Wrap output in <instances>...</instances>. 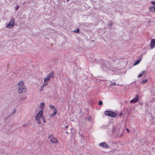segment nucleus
Here are the masks:
<instances>
[{
    "label": "nucleus",
    "instance_id": "1",
    "mask_svg": "<svg viewBox=\"0 0 155 155\" xmlns=\"http://www.w3.org/2000/svg\"><path fill=\"white\" fill-rule=\"evenodd\" d=\"M18 92L19 94L25 93L27 90V87L25 84V82L22 81H18L16 84Z\"/></svg>",
    "mask_w": 155,
    "mask_h": 155
},
{
    "label": "nucleus",
    "instance_id": "2",
    "mask_svg": "<svg viewBox=\"0 0 155 155\" xmlns=\"http://www.w3.org/2000/svg\"><path fill=\"white\" fill-rule=\"evenodd\" d=\"M43 112V110H40L35 116V120L38 124H40L41 123L40 119L42 117Z\"/></svg>",
    "mask_w": 155,
    "mask_h": 155
},
{
    "label": "nucleus",
    "instance_id": "3",
    "mask_svg": "<svg viewBox=\"0 0 155 155\" xmlns=\"http://www.w3.org/2000/svg\"><path fill=\"white\" fill-rule=\"evenodd\" d=\"M105 114L110 117H115L117 116V114L115 112L111 111H107L104 112Z\"/></svg>",
    "mask_w": 155,
    "mask_h": 155
},
{
    "label": "nucleus",
    "instance_id": "4",
    "mask_svg": "<svg viewBox=\"0 0 155 155\" xmlns=\"http://www.w3.org/2000/svg\"><path fill=\"white\" fill-rule=\"evenodd\" d=\"M15 23V20L14 19H12L9 23L7 24L6 27L8 28H12L14 25Z\"/></svg>",
    "mask_w": 155,
    "mask_h": 155
},
{
    "label": "nucleus",
    "instance_id": "5",
    "mask_svg": "<svg viewBox=\"0 0 155 155\" xmlns=\"http://www.w3.org/2000/svg\"><path fill=\"white\" fill-rule=\"evenodd\" d=\"M48 138L50 139V141L51 143H58V139L53 137L52 136L50 135Z\"/></svg>",
    "mask_w": 155,
    "mask_h": 155
},
{
    "label": "nucleus",
    "instance_id": "6",
    "mask_svg": "<svg viewBox=\"0 0 155 155\" xmlns=\"http://www.w3.org/2000/svg\"><path fill=\"white\" fill-rule=\"evenodd\" d=\"M54 74L53 73L49 74L46 77L44 78V80L45 82H46L50 81L51 78H54Z\"/></svg>",
    "mask_w": 155,
    "mask_h": 155
},
{
    "label": "nucleus",
    "instance_id": "7",
    "mask_svg": "<svg viewBox=\"0 0 155 155\" xmlns=\"http://www.w3.org/2000/svg\"><path fill=\"white\" fill-rule=\"evenodd\" d=\"M139 100V96L137 95L132 100L130 101V102L131 103H135L137 102Z\"/></svg>",
    "mask_w": 155,
    "mask_h": 155
},
{
    "label": "nucleus",
    "instance_id": "8",
    "mask_svg": "<svg viewBox=\"0 0 155 155\" xmlns=\"http://www.w3.org/2000/svg\"><path fill=\"white\" fill-rule=\"evenodd\" d=\"M150 46L151 49L155 47V39L151 40L150 42Z\"/></svg>",
    "mask_w": 155,
    "mask_h": 155
},
{
    "label": "nucleus",
    "instance_id": "9",
    "mask_svg": "<svg viewBox=\"0 0 155 155\" xmlns=\"http://www.w3.org/2000/svg\"><path fill=\"white\" fill-rule=\"evenodd\" d=\"M99 146L101 147L104 148H108L109 147V146L105 142L100 143Z\"/></svg>",
    "mask_w": 155,
    "mask_h": 155
},
{
    "label": "nucleus",
    "instance_id": "10",
    "mask_svg": "<svg viewBox=\"0 0 155 155\" xmlns=\"http://www.w3.org/2000/svg\"><path fill=\"white\" fill-rule=\"evenodd\" d=\"M146 71H142L140 74L138 76V78H140L142 77L143 75L145 74Z\"/></svg>",
    "mask_w": 155,
    "mask_h": 155
},
{
    "label": "nucleus",
    "instance_id": "11",
    "mask_svg": "<svg viewBox=\"0 0 155 155\" xmlns=\"http://www.w3.org/2000/svg\"><path fill=\"white\" fill-rule=\"evenodd\" d=\"M45 105V103L44 102H41V103L39 105V107H40L42 109L41 110H43H43L44 109V106Z\"/></svg>",
    "mask_w": 155,
    "mask_h": 155
},
{
    "label": "nucleus",
    "instance_id": "12",
    "mask_svg": "<svg viewBox=\"0 0 155 155\" xmlns=\"http://www.w3.org/2000/svg\"><path fill=\"white\" fill-rule=\"evenodd\" d=\"M149 11L151 12H155V6L150 7L149 8Z\"/></svg>",
    "mask_w": 155,
    "mask_h": 155
},
{
    "label": "nucleus",
    "instance_id": "13",
    "mask_svg": "<svg viewBox=\"0 0 155 155\" xmlns=\"http://www.w3.org/2000/svg\"><path fill=\"white\" fill-rule=\"evenodd\" d=\"M57 113V110H55L54 111L53 113L51 115H50V117H52L54 116H55L56 115Z\"/></svg>",
    "mask_w": 155,
    "mask_h": 155
},
{
    "label": "nucleus",
    "instance_id": "14",
    "mask_svg": "<svg viewBox=\"0 0 155 155\" xmlns=\"http://www.w3.org/2000/svg\"><path fill=\"white\" fill-rule=\"evenodd\" d=\"M49 107L50 109L53 110L54 111L55 110V109L57 110V108L55 107L54 106H53L51 105H49Z\"/></svg>",
    "mask_w": 155,
    "mask_h": 155
},
{
    "label": "nucleus",
    "instance_id": "15",
    "mask_svg": "<svg viewBox=\"0 0 155 155\" xmlns=\"http://www.w3.org/2000/svg\"><path fill=\"white\" fill-rule=\"evenodd\" d=\"M141 60H140L137 61L136 62H135L133 64L134 66H135L138 64L140 61Z\"/></svg>",
    "mask_w": 155,
    "mask_h": 155
},
{
    "label": "nucleus",
    "instance_id": "16",
    "mask_svg": "<svg viewBox=\"0 0 155 155\" xmlns=\"http://www.w3.org/2000/svg\"><path fill=\"white\" fill-rule=\"evenodd\" d=\"M147 81V79H145L143 80L141 82V84H144L146 83Z\"/></svg>",
    "mask_w": 155,
    "mask_h": 155
},
{
    "label": "nucleus",
    "instance_id": "17",
    "mask_svg": "<svg viewBox=\"0 0 155 155\" xmlns=\"http://www.w3.org/2000/svg\"><path fill=\"white\" fill-rule=\"evenodd\" d=\"M16 112V110H14L11 113L10 115L13 116L15 115V113Z\"/></svg>",
    "mask_w": 155,
    "mask_h": 155
},
{
    "label": "nucleus",
    "instance_id": "18",
    "mask_svg": "<svg viewBox=\"0 0 155 155\" xmlns=\"http://www.w3.org/2000/svg\"><path fill=\"white\" fill-rule=\"evenodd\" d=\"M26 99V97H21L20 98V101H23L24 100H25Z\"/></svg>",
    "mask_w": 155,
    "mask_h": 155
},
{
    "label": "nucleus",
    "instance_id": "19",
    "mask_svg": "<svg viewBox=\"0 0 155 155\" xmlns=\"http://www.w3.org/2000/svg\"><path fill=\"white\" fill-rule=\"evenodd\" d=\"M47 83H44L42 85V87H46L47 86Z\"/></svg>",
    "mask_w": 155,
    "mask_h": 155
},
{
    "label": "nucleus",
    "instance_id": "20",
    "mask_svg": "<svg viewBox=\"0 0 155 155\" xmlns=\"http://www.w3.org/2000/svg\"><path fill=\"white\" fill-rule=\"evenodd\" d=\"M102 104H103V102H102V101H99V105H100V106L101 105H102Z\"/></svg>",
    "mask_w": 155,
    "mask_h": 155
},
{
    "label": "nucleus",
    "instance_id": "21",
    "mask_svg": "<svg viewBox=\"0 0 155 155\" xmlns=\"http://www.w3.org/2000/svg\"><path fill=\"white\" fill-rule=\"evenodd\" d=\"M44 88V87H42V86H41L40 88V91H42L43 90Z\"/></svg>",
    "mask_w": 155,
    "mask_h": 155
},
{
    "label": "nucleus",
    "instance_id": "22",
    "mask_svg": "<svg viewBox=\"0 0 155 155\" xmlns=\"http://www.w3.org/2000/svg\"><path fill=\"white\" fill-rule=\"evenodd\" d=\"M151 3L153 5H155V1H151Z\"/></svg>",
    "mask_w": 155,
    "mask_h": 155
},
{
    "label": "nucleus",
    "instance_id": "23",
    "mask_svg": "<svg viewBox=\"0 0 155 155\" xmlns=\"http://www.w3.org/2000/svg\"><path fill=\"white\" fill-rule=\"evenodd\" d=\"M19 8V7L18 5H17L15 7V10H17Z\"/></svg>",
    "mask_w": 155,
    "mask_h": 155
},
{
    "label": "nucleus",
    "instance_id": "24",
    "mask_svg": "<svg viewBox=\"0 0 155 155\" xmlns=\"http://www.w3.org/2000/svg\"><path fill=\"white\" fill-rule=\"evenodd\" d=\"M150 21H150V20H149V21H147V24L148 25H149L150 24Z\"/></svg>",
    "mask_w": 155,
    "mask_h": 155
},
{
    "label": "nucleus",
    "instance_id": "25",
    "mask_svg": "<svg viewBox=\"0 0 155 155\" xmlns=\"http://www.w3.org/2000/svg\"><path fill=\"white\" fill-rule=\"evenodd\" d=\"M115 82H112L110 84L111 85H115Z\"/></svg>",
    "mask_w": 155,
    "mask_h": 155
},
{
    "label": "nucleus",
    "instance_id": "26",
    "mask_svg": "<svg viewBox=\"0 0 155 155\" xmlns=\"http://www.w3.org/2000/svg\"><path fill=\"white\" fill-rule=\"evenodd\" d=\"M42 120H43V121L44 123L46 122V120H45V119L44 118H42Z\"/></svg>",
    "mask_w": 155,
    "mask_h": 155
},
{
    "label": "nucleus",
    "instance_id": "27",
    "mask_svg": "<svg viewBox=\"0 0 155 155\" xmlns=\"http://www.w3.org/2000/svg\"><path fill=\"white\" fill-rule=\"evenodd\" d=\"M126 130L128 132H130V130L128 129V128H127L126 129Z\"/></svg>",
    "mask_w": 155,
    "mask_h": 155
},
{
    "label": "nucleus",
    "instance_id": "28",
    "mask_svg": "<svg viewBox=\"0 0 155 155\" xmlns=\"http://www.w3.org/2000/svg\"><path fill=\"white\" fill-rule=\"evenodd\" d=\"M78 31H79V29L78 28L76 31H75L76 32H78Z\"/></svg>",
    "mask_w": 155,
    "mask_h": 155
},
{
    "label": "nucleus",
    "instance_id": "29",
    "mask_svg": "<svg viewBox=\"0 0 155 155\" xmlns=\"http://www.w3.org/2000/svg\"><path fill=\"white\" fill-rule=\"evenodd\" d=\"M26 125H27V124H25V125H23V126L24 127H25Z\"/></svg>",
    "mask_w": 155,
    "mask_h": 155
},
{
    "label": "nucleus",
    "instance_id": "30",
    "mask_svg": "<svg viewBox=\"0 0 155 155\" xmlns=\"http://www.w3.org/2000/svg\"><path fill=\"white\" fill-rule=\"evenodd\" d=\"M90 117H89V120H90Z\"/></svg>",
    "mask_w": 155,
    "mask_h": 155
}]
</instances>
